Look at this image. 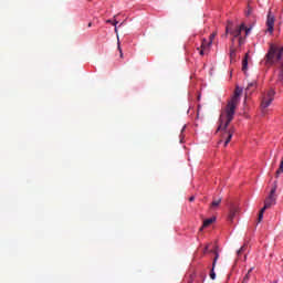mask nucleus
Returning <instances> with one entry per match:
<instances>
[{"label": "nucleus", "instance_id": "obj_8", "mask_svg": "<svg viewBox=\"0 0 283 283\" xmlns=\"http://www.w3.org/2000/svg\"><path fill=\"white\" fill-rule=\"evenodd\" d=\"M221 202H222V198H213V200L210 205L211 211H216V209L220 207Z\"/></svg>", "mask_w": 283, "mask_h": 283}, {"label": "nucleus", "instance_id": "obj_23", "mask_svg": "<svg viewBox=\"0 0 283 283\" xmlns=\"http://www.w3.org/2000/svg\"><path fill=\"white\" fill-rule=\"evenodd\" d=\"M234 55H235V49L231 48L230 49V56H231V59H233Z\"/></svg>", "mask_w": 283, "mask_h": 283}, {"label": "nucleus", "instance_id": "obj_11", "mask_svg": "<svg viewBox=\"0 0 283 283\" xmlns=\"http://www.w3.org/2000/svg\"><path fill=\"white\" fill-rule=\"evenodd\" d=\"M210 224H213V219H206L200 228V231H202V229H207V227H210Z\"/></svg>", "mask_w": 283, "mask_h": 283}, {"label": "nucleus", "instance_id": "obj_28", "mask_svg": "<svg viewBox=\"0 0 283 283\" xmlns=\"http://www.w3.org/2000/svg\"><path fill=\"white\" fill-rule=\"evenodd\" d=\"M88 28H92V22L88 23Z\"/></svg>", "mask_w": 283, "mask_h": 283}, {"label": "nucleus", "instance_id": "obj_22", "mask_svg": "<svg viewBox=\"0 0 283 283\" xmlns=\"http://www.w3.org/2000/svg\"><path fill=\"white\" fill-rule=\"evenodd\" d=\"M197 50H199L200 56H205V50H206V49L198 48Z\"/></svg>", "mask_w": 283, "mask_h": 283}, {"label": "nucleus", "instance_id": "obj_13", "mask_svg": "<svg viewBox=\"0 0 283 283\" xmlns=\"http://www.w3.org/2000/svg\"><path fill=\"white\" fill-rule=\"evenodd\" d=\"M106 23H112V25L115 27V32L118 33V28H116V25H118V21L114 20H106Z\"/></svg>", "mask_w": 283, "mask_h": 283}, {"label": "nucleus", "instance_id": "obj_25", "mask_svg": "<svg viewBox=\"0 0 283 283\" xmlns=\"http://www.w3.org/2000/svg\"><path fill=\"white\" fill-rule=\"evenodd\" d=\"M193 200H196V197H190L189 198V202H193Z\"/></svg>", "mask_w": 283, "mask_h": 283}, {"label": "nucleus", "instance_id": "obj_12", "mask_svg": "<svg viewBox=\"0 0 283 283\" xmlns=\"http://www.w3.org/2000/svg\"><path fill=\"white\" fill-rule=\"evenodd\" d=\"M251 271H253V269H250L245 276L243 277L244 283H249V280H251Z\"/></svg>", "mask_w": 283, "mask_h": 283}, {"label": "nucleus", "instance_id": "obj_7", "mask_svg": "<svg viewBox=\"0 0 283 283\" xmlns=\"http://www.w3.org/2000/svg\"><path fill=\"white\" fill-rule=\"evenodd\" d=\"M266 25H268V32L273 33V28L275 25V17L271 14V11H269L268 13Z\"/></svg>", "mask_w": 283, "mask_h": 283}, {"label": "nucleus", "instance_id": "obj_6", "mask_svg": "<svg viewBox=\"0 0 283 283\" xmlns=\"http://www.w3.org/2000/svg\"><path fill=\"white\" fill-rule=\"evenodd\" d=\"M203 253H213L214 254L212 266H213V269H216V264H217V262H218V260L220 258V252H218V245L208 244L205 248Z\"/></svg>", "mask_w": 283, "mask_h": 283}, {"label": "nucleus", "instance_id": "obj_4", "mask_svg": "<svg viewBox=\"0 0 283 283\" xmlns=\"http://www.w3.org/2000/svg\"><path fill=\"white\" fill-rule=\"evenodd\" d=\"M275 191H277V181H274V185L270 191L269 197L264 201V207L259 212L258 222H262V219L264 218V212L266 209H271L273 205H275L277 198L275 197Z\"/></svg>", "mask_w": 283, "mask_h": 283}, {"label": "nucleus", "instance_id": "obj_19", "mask_svg": "<svg viewBox=\"0 0 283 283\" xmlns=\"http://www.w3.org/2000/svg\"><path fill=\"white\" fill-rule=\"evenodd\" d=\"M244 249H245L244 245L241 247L240 250H238L237 255H242V253H244Z\"/></svg>", "mask_w": 283, "mask_h": 283}, {"label": "nucleus", "instance_id": "obj_24", "mask_svg": "<svg viewBox=\"0 0 283 283\" xmlns=\"http://www.w3.org/2000/svg\"><path fill=\"white\" fill-rule=\"evenodd\" d=\"M118 51L120 53V56L123 57V49H120V44L118 43Z\"/></svg>", "mask_w": 283, "mask_h": 283}, {"label": "nucleus", "instance_id": "obj_27", "mask_svg": "<svg viewBox=\"0 0 283 283\" xmlns=\"http://www.w3.org/2000/svg\"><path fill=\"white\" fill-rule=\"evenodd\" d=\"M186 127H187V126H184L182 129H181V132H185Z\"/></svg>", "mask_w": 283, "mask_h": 283}, {"label": "nucleus", "instance_id": "obj_30", "mask_svg": "<svg viewBox=\"0 0 283 283\" xmlns=\"http://www.w3.org/2000/svg\"><path fill=\"white\" fill-rule=\"evenodd\" d=\"M242 283H244V281H242Z\"/></svg>", "mask_w": 283, "mask_h": 283}, {"label": "nucleus", "instance_id": "obj_2", "mask_svg": "<svg viewBox=\"0 0 283 283\" xmlns=\"http://www.w3.org/2000/svg\"><path fill=\"white\" fill-rule=\"evenodd\" d=\"M265 65H277L274 70V76L276 77V83H283V46L270 44L265 55Z\"/></svg>", "mask_w": 283, "mask_h": 283}, {"label": "nucleus", "instance_id": "obj_9", "mask_svg": "<svg viewBox=\"0 0 283 283\" xmlns=\"http://www.w3.org/2000/svg\"><path fill=\"white\" fill-rule=\"evenodd\" d=\"M235 216H238V208L231 207L228 216L229 222H233V218H235Z\"/></svg>", "mask_w": 283, "mask_h": 283}, {"label": "nucleus", "instance_id": "obj_3", "mask_svg": "<svg viewBox=\"0 0 283 283\" xmlns=\"http://www.w3.org/2000/svg\"><path fill=\"white\" fill-rule=\"evenodd\" d=\"M245 31V36H248L249 32H251V29L247 28L244 23L240 24L239 27H233V22L228 21V24L226 27V36L227 34H231L233 36L232 43H235V39H240V34Z\"/></svg>", "mask_w": 283, "mask_h": 283}, {"label": "nucleus", "instance_id": "obj_15", "mask_svg": "<svg viewBox=\"0 0 283 283\" xmlns=\"http://www.w3.org/2000/svg\"><path fill=\"white\" fill-rule=\"evenodd\" d=\"M216 268H213V265H212V269H211V271H210V280H216Z\"/></svg>", "mask_w": 283, "mask_h": 283}, {"label": "nucleus", "instance_id": "obj_17", "mask_svg": "<svg viewBox=\"0 0 283 283\" xmlns=\"http://www.w3.org/2000/svg\"><path fill=\"white\" fill-rule=\"evenodd\" d=\"M258 85V82L256 81H253L251 83L248 84V87L247 90H251V87H255Z\"/></svg>", "mask_w": 283, "mask_h": 283}, {"label": "nucleus", "instance_id": "obj_14", "mask_svg": "<svg viewBox=\"0 0 283 283\" xmlns=\"http://www.w3.org/2000/svg\"><path fill=\"white\" fill-rule=\"evenodd\" d=\"M202 50H207V48H211V45H209V42H207V40H202L201 46Z\"/></svg>", "mask_w": 283, "mask_h": 283}, {"label": "nucleus", "instance_id": "obj_21", "mask_svg": "<svg viewBox=\"0 0 283 283\" xmlns=\"http://www.w3.org/2000/svg\"><path fill=\"white\" fill-rule=\"evenodd\" d=\"M239 46L244 45V40L242 38H238Z\"/></svg>", "mask_w": 283, "mask_h": 283}, {"label": "nucleus", "instance_id": "obj_20", "mask_svg": "<svg viewBox=\"0 0 283 283\" xmlns=\"http://www.w3.org/2000/svg\"><path fill=\"white\" fill-rule=\"evenodd\" d=\"M253 12V9L251 7L248 8V11L245 12L247 17H251V13Z\"/></svg>", "mask_w": 283, "mask_h": 283}, {"label": "nucleus", "instance_id": "obj_29", "mask_svg": "<svg viewBox=\"0 0 283 283\" xmlns=\"http://www.w3.org/2000/svg\"><path fill=\"white\" fill-rule=\"evenodd\" d=\"M188 283H192V282L190 281V282H188Z\"/></svg>", "mask_w": 283, "mask_h": 283}, {"label": "nucleus", "instance_id": "obj_10", "mask_svg": "<svg viewBox=\"0 0 283 283\" xmlns=\"http://www.w3.org/2000/svg\"><path fill=\"white\" fill-rule=\"evenodd\" d=\"M247 70H249V53L242 60V72H247Z\"/></svg>", "mask_w": 283, "mask_h": 283}, {"label": "nucleus", "instance_id": "obj_5", "mask_svg": "<svg viewBox=\"0 0 283 283\" xmlns=\"http://www.w3.org/2000/svg\"><path fill=\"white\" fill-rule=\"evenodd\" d=\"M274 98H275V90H273V88L268 90L263 94V97L261 101L262 114H266V107H269L271 105V103H273Z\"/></svg>", "mask_w": 283, "mask_h": 283}, {"label": "nucleus", "instance_id": "obj_26", "mask_svg": "<svg viewBox=\"0 0 283 283\" xmlns=\"http://www.w3.org/2000/svg\"><path fill=\"white\" fill-rule=\"evenodd\" d=\"M280 168L283 169V157H282V160H281V164H280Z\"/></svg>", "mask_w": 283, "mask_h": 283}, {"label": "nucleus", "instance_id": "obj_18", "mask_svg": "<svg viewBox=\"0 0 283 283\" xmlns=\"http://www.w3.org/2000/svg\"><path fill=\"white\" fill-rule=\"evenodd\" d=\"M281 174H283V168L279 167V169L276 170L275 177L280 178Z\"/></svg>", "mask_w": 283, "mask_h": 283}, {"label": "nucleus", "instance_id": "obj_16", "mask_svg": "<svg viewBox=\"0 0 283 283\" xmlns=\"http://www.w3.org/2000/svg\"><path fill=\"white\" fill-rule=\"evenodd\" d=\"M218 35L217 32H213L211 35H210V41H209V44L208 45H211L213 43V39H216V36Z\"/></svg>", "mask_w": 283, "mask_h": 283}, {"label": "nucleus", "instance_id": "obj_1", "mask_svg": "<svg viewBox=\"0 0 283 283\" xmlns=\"http://www.w3.org/2000/svg\"><path fill=\"white\" fill-rule=\"evenodd\" d=\"M240 96H242V88L240 86L235 87L234 94L231 99L228 102L224 112L221 113L219 117V126L217 132H221L220 143H224V147L231 143L233 138V128L227 129L235 116V108L240 104Z\"/></svg>", "mask_w": 283, "mask_h": 283}]
</instances>
